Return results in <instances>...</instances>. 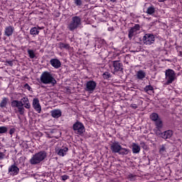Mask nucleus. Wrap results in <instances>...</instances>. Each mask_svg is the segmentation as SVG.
Here are the masks:
<instances>
[{
	"mask_svg": "<svg viewBox=\"0 0 182 182\" xmlns=\"http://www.w3.org/2000/svg\"><path fill=\"white\" fill-rule=\"evenodd\" d=\"M5 159V154L0 152V160H4Z\"/></svg>",
	"mask_w": 182,
	"mask_h": 182,
	"instance_id": "40",
	"label": "nucleus"
},
{
	"mask_svg": "<svg viewBox=\"0 0 182 182\" xmlns=\"http://www.w3.org/2000/svg\"><path fill=\"white\" fill-rule=\"evenodd\" d=\"M60 49H70V46L69 44H65L63 43H58Z\"/></svg>",
	"mask_w": 182,
	"mask_h": 182,
	"instance_id": "29",
	"label": "nucleus"
},
{
	"mask_svg": "<svg viewBox=\"0 0 182 182\" xmlns=\"http://www.w3.org/2000/svg\"><path fill=\"white\" fill-rule=\"evenodd\" d=\"M155 125L156 129H161L163 127V121H161V119L159 118L158 120L155 121Z\"/></svg>",
	"mask_w": 182,
	"mask_h": 182,
	"instance_id": "24",
	"label": "nucleus"
},
{
	"mask_svg": "<svg viewBox=\"0 0 182 182\" xmlns=\"http://www.w3.org/2000/svg\"><path fill=\"white\" fill-rule=\"evenodd\" d=\"M74 4H75L77 6H81L82 0H74Z\"/></svg>",
	"mask_w": 182,
	"mask_h": 182,
	"instance_id": "34",
	"label": "nucleus"
},
{
	"mask_svg": "<svg viewBox=\"0 0 182 182\" xmlns=\"http://www.w3.org/2000/svg\"><path fill=\"white\" fill-rule=\"evenodd\" d=\"M96 86H97V83H96V82L93 80L87 81L85 85V92H88V93H92L95 92Z\"/></svg>",
	"mask_w": 182,
	"mask_h": 182,
	"instance_id": "8",
	"label": "nucleus"
},
{
	"mask_svg": "<svg viewBox=\"0 0 182 182\" xmlns=\"http://www.w3.org/2000/svg\"><path fill=\"white\" fill-rule=\"evenodd\" d=\"M136 31L135 30H134L132 28H131L129 31V33H128V38L129 39L132 40L133 38V36H134V33H136Z\"/></svg>",
	"mask_w": 182,
	"mask_h": 182,
	"instance_id": "28",
	"label": "nucleus"
},
{
	"mask_svg": "<svg viewBox=\"0 0 182 182\" xmlns=\"http://www.w3.org/2000/svg\"><path fill=\"white\" fill-rule=\"evenodd\" d=\"M87 1H90V0H87Z\"/></svg>",
	"mask_w": 182,
	"mask_h": 182,
	"instance_id": "45",
	"label": "nucleus"
},
{
	"mask_svg": "<svg viewBox=\"0 0 182 182\" xmlns=\"http://www.w3.org/2000/svg\"><path fill=\"white\" fill-rule=\"evenodd\" d=\"M131 107H132V109H137V105L136 104H133L131 105Z\"/></svg>",
	"mask_w": 182,
	"mask_h": 182,
	"instance_id": "43",
	"label": "nucleus"
},
{
	"mask_svg": "<svg viewBox=\"0 0 182 182\" xmlns=\"http://www.w3.org/2000/svg\"><path fill=\"white\" fill-rule=\"evenodd\" d=\"M121 149H122V145H120V143H119V141H114L110 146V149L112 153L119 154V151H120Z\"/></svg>",
	"mask_w": 182,
	"mask_h": 182,
	"instance_id": "10",
	"label": "nucleus"
},
{
	"mask_svg": "<svg viewBox=\"0 0 182 182\" xmlns=\"http://www.w3.org/2000/svg\"><path fill=\"white\" fill-rule=\"evenodd\" d=\"M61 180L63 181H66V180H69V176H68V175L61 176Z\"/></svg>",
	"mask_w": 182,
	"mask_h": 182,
	"instance_id": "36",
	"label": "nucleus"
},
{
	"mask_svg": "<svg viewBox=\"0 0 182 182\" xmlns=\"http://www.w3.org/2000/svg\"><path fill=\"white\" fill-rule=\"evenodd\" d=\"M73 129L74 132H77V134H83V132H85V126L79 121L76 122L73 125Z\"/></svg>",
	"mask_w": 182,
	"mask_h": 182,
	"instance_id": "7",
	"label": "nucleus"
},
{
	"mask_svg": "<svg viewBox=\"0 0 182 182\" xmlns=\"http://www.w3.org/2000/svg\"><path fill=\"white\" fill-rule=\"evenodd\" d=\"M9 99L7 97H4L2 99V100L0 102V107L1 109H4L5 107H6V106H8V102H9Z\"/></svg>",
	"mask_w": 182,
	"mask_h": 182,
	"instance_id": "22",
	"label": "nucleus"
},
{
	"mask_svg": "<svg viewBox=\"0 0 182 182\" xmlns=\"http://www.w3.org/2000/svg\"><path fill=\"white\" fill-rule=\"evenodd\" d=\"M27 52L28 53L30 59H35L36 55H35V51H33V50L28 49Z\"/></svg>",
	"mask_w": 182,
	"mask_h": 182,
	"instance_id": "27",
	"label": "nucleus"
},
{
	"mask_svg": "<svg viewBox=\"0 0 182 182\" xmlns=\"http://www.w3.org/2000/svg\"><path fill=\"white\" fill-rule=\"evenodd\" d=\"M136 77L137 79H139V80H143L146 77V73L143 70H139L136 73Z\"/></svg>",
	"mask_w": 182,
	"mask_h": 182,
	"instance_id": "21",
	"label": "nucleus"
},
{
	"mask_svg": "<svg viewBox=\"0 0 182 182\" xmlns=\"http://www.w3.org/2000/svg\"><path fill=\"white\" fill-rule=\"evenodd\" d=\"M14 133H15V129L12 128L9 131V134L12 135V134H14Z\"/></svg>",
	"mask_w": 182,
	"mask_h": 182,
	"instance_id": "41",
	"label": "nucleus"
},
{
	"mask_svg": "<svg viewBox=\"0 0 182 182\" xmlns=\"http://www.w3.org/2000/svg\"><path fill=\"white\" fill-rule=\"evenodd\" d=\"M50 114L54 119H59L62 116V111L60 109H53L50 112Z\"/></svg>",
	"mask_w": 182,
	"mask_h": 182,
	"instance_id": "17",
	"label": "nucleus"
},
{
	"mask_svg": "<svg viewBox=\"0 0 182 182\" xmlns=\"http://www.w3.org/2000/svg\"><path fill=\"white\" fill-rule=\"evenodd\" d=\"M47 154L45 151H41L33 155L32 158L30 159L31 164L36 165L39 164L41 161H43L46 157Z\"/></svg>",
	"mask_w": 182,
	"mask_h": 182,
	"instance_id": "2",
	"label": "nucleus"
},
{
	"mask_svg": "<svg viewBox=\"0 0 182 182\" xmlns=\"http://www.w3.org/2000/svg\"><path fill=\"white\" fill-rule=\"evenodd\" d=\"M159 2H164L166 0H158Z\"/></svg>",
	"mask_w": 182,
	"mask_h": 182,
	"instance_id": "44",
	"label": "nucleus"
},
{
	"mask_svg": "<svg viewBox=\"0 0 182 182\" xmlns=\"http://www.w3.org/2000/svg\"><path fill=\"white\" fill-rule=\"evenodd\" d=\"M9 173L12 176H16L19 173V168L16 165L13 164L9 168Z\"/></svg>",
	"mask_w": 182,
	"mask_h": 182,
	"instance_id": "14",
	"label": "nucleus"
},
{
	"mask_svg": "<svg viewBox=\"0 0 182 182\" xmlns=\"http://www.w3.org/2000/svg\"><path fill=\"white\" fill-rule=\"evenodd\" d=\"M102 77L105 78V79H109L110 77H112V75H110V73L109 72H105L102 74Z\"/></svg>",
	"mask_w": 182,
	"mask_h": 182,
	"instance_id": "30",
	"label": "nucleus"
},
{
	"mask_svg": "<svg viewBox=\"0 0 182 182\" xmlns=\"http://www.w3.org/2000/svg\"><path fill=\"white\" fill-rule=\"evenodd\" d=\"M150 119H151V120H152V122H156L158 119H159L160 118L159 117V114H157V113H152L150 115Z\"/></svg>",
	"mask_w": 182,
	"mask_h": 182,
	"instance_id": "26",
	"label": "nucleus"
},
{
	"mask_svg": "<svg viewBox=\"0 0 182 182\" xmlns=\"http://www.w3.org/2000/svg\"><path fill=\"white\" fill-rule=\"evenodd\" d=\"M136 32L137 31H140V25L139 24H135L134 27H132Z\"/></svg>",
	"mask_w": 182,
	"mask_h": 182,
	"instance_id": "35",
	"label": "nucleus"
},
{
	"mask_svg": "<svg viewBox=\"0 0 182 182\" xmlns=\"http://www.w3.org/2000/svg\"><path fill=\"white\" fill-rule=\"evenodd\" d=\"M155 134L158 136L159 137H161L163 132H161V130L160 129H156L154 130Z\"/></svg>",
	"mask_w": 182,
	"mask_h": 182,
	"instance_id": "31",
	"label": "nucleus"
},
{
	"mask_svg": "<svg viewBox=\"0 0 182 182\" xmlns=\"http://www.w3.org/2000/svg\"><path fill=\"white\" fill-rule=\"evenodd\" d=\"M25 89H27V90H29V92L32 91V87L29 85V84L26 83L24 85Z\"/></svg>",
	"mask_w": 182,
	"mask_h": 182,
	"instance_id": "37",
	"label": "nucleus"
},
{
	"mask_svg": "<svg viewBox=\"0 0 182 182\" xmlns=\"http://www.w3.org/2000/svg\"><path fill=\"white\" fill-rule=\"evenodd\" d=\"M171 136H173V131L171 130H167L164 132H162L161 139H164L165 140H167V139H171Z\"/></svg>",
	"mask_w": 182,
	"mask_h": 182,
	"instance_id": "18",
	"label": "nucleus"
},
{
	"mask_svg": "<svg viewBox=\"0 0 182 182\" xmlns=\"http://www.w3.org/2000/svg\"><path fill=\"white\" fill-rule=\"evenodd\" d=\"M159 151L160 153H164V151H166V146L164 145H162L159 149Z\"/></svg>",
	"mask_w": 182,
	"mask_h": 182,
	"instance_id": "39",
	"label": "nucleus"
},
{
	"mask_svg": "<svg viewBox=\"0 0 182 182\" xmlns=\"http://www.w3.org/2000/svg\"><path fill=\"white\" fill-rule=\"evenodd\" d=\"M30 33L31 35H34V36L39 35V30L36 27H33L30 30Z\"/></svg>",
	"mask_w": 182,
	"mask_h": 182,
	"instance_id": "25",
	"label": "nucleus"
},
{
	"mask_svg": "<svg viewBox=\"0 0 182 182\" xmlns=\"http://www.w3.org/2000/svg\"><path fill=\"white\" fill-rule=\"evenodd\" d=\"M155 12L156 8H154V6H149L146 10V14H148V15H153V14H154Z\"/></svg>",
	"mask_w": 182,
	"mask_h": 182,
	"instance_id": "23",
	"label": "nucleus"
},
{
	"mask_svg": "<svg viewBox=\"0 0 182 182\" xmlns=\"http://www.w3.org/2000/svg\"><path fill=\"white\" fill-rule=\"evenodd\" d=\"M132 153H134V154L140 153V146H139V144L136 143L132 144Z\"/></svg>",
	"mask_w": 182,
	"mask_h": 182,
	"instance_id": "20",
	"label": "nucleus"
},
{
	"mask_svg": "<svg viewBox=\"0 0 182 182\" xmlns=\"http://www.w3.org/2000/svg\"><path fill=\"white\" fill-rule=\"evenodd\" d=\"M18 102H21L26 109H31V102H29L28 97H24L21 100H18Z\"/></svg>",
	"mask_w": 182,
	"mask_h": 182,
	"instance_id": "15",
	"label": "nucleus"
},
{
	"mask_svg": "<svg viewBox=\"0 0 182 182\" xmlns=\"http://www.w3.org/2000/svg\"><path fill=\"white\" fill-rule=\"evenodd\" d=\"M166 85H171L177 79L176 72L171 69H167L165 71Z\"/></svg>",
	"mask_w": 182,
	"mask_h": 182,
	"instance_id": "4",
	"label": "nucleus"
},
{
	"mask_svg": "<svg viewBox=\"0 0 182 182\" xmlns=\"http://www.w3.org/2000/svg\"><path fill=\"white\" fill-rule=\"evenodd\" d=\"M112 67L114 68L112 71L114 75L117 73V72H123V63L119 60L112 61Z\"/></svg>",
	"mask_w": 182,
	"mask_h": 182,
	"instance_id": "9",
	"label": "nucleus"
},
{
	"mask_svg": "<svg viewBox=\"0 0 182 182\" xmlns=\"http://www.w3.org/2000/svg\"><path fill=\"white\" fill-rule=\"evenodd\" d=\"M7 63H8L10 66H13V65H14V63L12 62V60L7 61Z\"/></svg>",
	"mask_w": 182,
	"mask_h": 182,
	"instance_id": "42",
	"label": "nucleus"
},
{
	"mask_svg": "<svg viewBox=\"0 0 182 182\" xmlns=\"http://www.w3.org/2000/svg\"><path fill=\"white\" fill-rule=\"evenodd\" d=\"M8 132V128L6 127H0V134L6 133Z\"/></svg>",
	"mask_w": 182,
	"mask_h": 182,
	"instance_id": "32",
	"label": "nucleus"
},
{
	"mask_svg": "<svg viewBox=\"0 0 182 182\" xmlns=\"http://www.w3.org/2000/svg\"><path fill=\"white\" fill-rule=\"evenodd\" d=\"M14 32H15V28L14 26H6L4 30V36L9 38V36H12V35H14Z\"/></svg>",
	"mask_w": 182,
	"mask_h": 182,
	"instance_id": "12",
	"label": "nucleus"
},
{
	"mask_svg": "<svg viewBox=\"0 0 182 182\" xmlns=\"http://www.w3.org/2000/svg\"><path fill=\"white\" fill-rule=\"evenodd\" d=\"M40 80L43 85H51V86H55L58 83L53 74L48 71H44L40 77Z\"/></svg>",
	"mask_w": 182,
	"mask_h": 182,
	"instance_id": "1",
	"label": "nucleus"
},
{
	"mask_svg": "<svg viewBox=\"0 0 182 182\" xmlns=\"http://www.w3.org/2000/svg\"><path fill=\"white\" fill-rule=\"evenodd\" d=\"M142 41L144 45H152L156 41V37L151 33H146L143 36Z\"/></svg>",
	"mask_w": 182,
	"mask_h": 182,
	"instance_id": "6",
	"label": "nucleus"
},
{
	"mask_svg": "<svg viewBox=\"0 0 182 182\" xmlns=\"http://www.w3.org/2000/svg\"><path fill=\"white\" fill-rule=\"evenodd\" d=\"M154 87L151 85H147L145 87L144 90L145 92H149V90H154Z\"/></svg>",
	"mask_w": 182,
	"mask_h": 182,
	"instance_id": "33",
	"label": "nucleus"
},
{
	"mask_svg": "<svg viewBox=\"0 0 182 182\" xmlns=\"http://www.w3.org/2000/svg\"><path fill=\"white\" fill-rule=\"evenodd\" d=\"M50 63L55 69H59V68L62 66V63H60V60L58 58H52L50 60Z\"/></svg>",
	"mask_w": 182,
	"mask_h": 182,
	"instance_id": "13",
	"label": "nucleus"
},
{
	"mask_svg": "<svg viewBox=\"0 0 182 182\" xmlns=\"http://www.w3.org/2000/svg\"><path fill=\"white\" fill-rule=\"evenodd\" d=\"M130 153V149H126V148H122L121 146V149H119L118 154L120 156H127Z\"/></svg>",
	"mask_w": 182,
	"mask_h": 182,
	"instance_id": "19",
	"label": "nucleus"
},
{
	"mask_svg": "<svg viewBox=\"0 0 182 182\" xmlns=\"http://www.w3.org/2000/svg\"><path fill=\"white\" fill-rule=\"evenodd\" d=\"M11 107H17L19 114L23 116L25 114V107L21 102L13 100L11 102Z\"/></svg>",
	"mask_w": 182,
	"mask_h": 182,
	"instance_id": "5",
	"label": "nucleus"
},
{
	"mask_svg": "<svg viewBox=\"0 0 182 182\" xmlns=\"http://www.w3.org/2000/svg\"><path fill=\"white\" fill-rule=\"evenodd\" d=\"M82 25V18H80L77 16H75L72 17L70 22L68 25V29L70 31V32L75 31V29H77L79 26Z\"/></svg>",
	"mask_w": 182,
	"mask_h": 182,
	"instance_id": "3",
	"label": "nucleus"
},
{
	"mask_svg": "<svg viewBox=\"0 0 182 182\" xmlns=\"http://www.w3.org/2000/svg\"><path fill=\"white\" fill-rule=\"evenodd\" d=\"M129 178L131 180V181H136V176H134L133 174H129Z\"/></svg>",
	"mask_w": 182,
	"mask_h": 182,
	"instance_id": "38",
	"label": "nucleus"
},
{
	"mask_svg": "<svg viewBox=\"0 0 182 182\" xmlns=\"http://www.w3.org/2000/svg\"><path fill=\"white\" fill-rule=\"evenodd\" d=\"M56 151L58 156H60L61 157H64V156H66V153L69 151V148L65 146L63 148L58 149Z\"/></svg>",
	"mask_w": 182,
	"mask_h": 182,
	"instance_id": "16",
	"label": "nucleus"
},
{
	"mask_svg": "<svg viewBox=\"0 0 182 182\" xmlns=\"http://www.w3.org/2000/svg\"><path fill=\"white\" fill-rule=\"evenodd\" d=\"M33 107L36 112H38V113H41V112H42V107H41V104L39 103V99L33 98Z\"/></svg>",
	"mask_w": 182,
	"mask_h": 182,
	"instance_id": "11",
	"label": "nucleus"
}]
</instances>
